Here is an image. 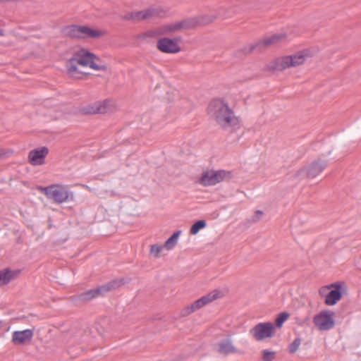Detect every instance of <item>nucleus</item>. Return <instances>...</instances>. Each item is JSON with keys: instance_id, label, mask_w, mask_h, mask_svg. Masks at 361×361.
<instances>
[{"instance_id": "obj_37", "label": "nucleus", "mask_w": 361, "mask_h": 361, "mask_svg": "<svg viewBox=\"0 0 361 361\" xmlns=\"http://www.w3.org/2000/svg\"><path fill=\"white\" fill-rule=\"evenodd\" d=\"M307 319H308V317H306V318L304 319V321H303V322H302V323H304V322H305L306 320H307Z\"/></svg>"}, {"instance_id": "obj_23", "label": "nucleus", "mask_w": 361, "mask_h": 361, "mask_svg": "<svg viewBox=\"0 0 361 361\" xmlns=\"http://www.w3.org/2000/svg\"><path fill=\"white\" fill-rule=\"evenodd\" d=\"M181 233L180 230L175 231L165 242L164 247L167 250L173 249L177 244L178 238Z\"/></svg>"}, {"instance_id": "obj_22", "label": "nucleus", "mask_w": 361, "mask_h": 361, "mask_svg": "<svg viewBox=\"0 0 361 361\" xmlns=\"http://www.w3.org/2000/svg\"><path fill=\"white\" fill-rule=\"evenodd\" d=\"M180 30H182V29H181L180 23L179 21V22H176L173 24H166V25H162L160 27L159 34L160 35H168V34L173 33V32H175Z\"/></svg>"}, {"instance_id": "obj_12", "label": "nucleus", "mask_w": 361, "mask_h": 361, "mask_svg": "<svg viewBox=\"0 0 361 361\" xmlns=\"http://www.w3.org/2000/svg\"><path fill=\"white\" fill-rule=\"evenodd\" d=\"M216 18V16L204 15L192 18H188L180 21V23L182 30H190L197 27L207 25L213 22Z\"/></svg>"}, {"instance_id": "obj_1", "label": "nucleus", "mask_w": 361, "mask_h": 361, "mask_svg": "<svg viewBox=\"0 0 361 361\" xmlns=\"http://www.w3.org/2000/svg\"><path fill=\"white\" fill-rule=\"evenodd\" d=\"M208 114L214 118L221 127L226 130L239 124V120L234 114L228 103L220 99L212 100L207 107Z\"/></svg>"}, {"instance_id": "obj_8", "label": "nucleus", "mask_w": 361, "mask_h": 361, "mask_svg": "<svg viewBox=\"0 0 361 361\" xmlns=\"http://www.w3.org/2000/svg\"><path fill=\"white\" fill-rule=\"evenodd\" d=\"M231 178V172L229 171H206L202 173L199 183L204 186H210L224 180H228Z\"/></svg>"}, {"instance_id": "obj_13", "label": "nucleus", "mask_w": 361, "mask_h": 361, "mask_svg": "<svg viewBox=\"0 0 361 361\" xmlns=\"http://www.w3.org/2000/svg\"><path fill=\"white\" fill-rule=\"evenodd\" d=\"M180 37L160 38L157 42V48L159 51L165 54H176L181 51L178 42L180 41Z\"/></svg>"}, {"instance_id": "obj_2", "label": "nucleus", "mask_w": 361, "mask_h": 361, "mask_svg": "<svg viewBox=\"0 0 361 361\" xmlns=\"http://www.w3.org/2000/svg\"><path fill=\"white\" fill-rule=\"evenodd\" d=\"M307 56L308 51L303 50L293 55L279 57L268 64L267 69L271 71H282L290 67H296L303 64Z\"/></svg>"}, {"instance_id": "obj_3", "label": "nucleus", "mask_w": 361, "mask_h": 361, "mask_svg": "<svg viewBox=\"0 0 361 361\" xmlns=\"http://www.w3.org/2000/svg\"><path fill=\"white\" fill-rule=\"evenodd\" d=\"M63 34L73 39H83L85 37L97 39L104 35V32L94 30L86 25H71L65 26L62 30Z\"/></svg>"}, {"instance_id": "obj_31", "label": "nucleus", "mask_w": 361, "mask_h": 361, "mask_svg": "<svg viewBox=\"0 0 361 361\" xmlns=\"http://www.w3.org/2000/svg\"><path fill=\"white\" fill-rule=\"evenodd\" d=\"M159 32H160V29L159 30H148V31L141 34L140 35V37L142 38V39H145L147 37H154L157 35H160Z\"/></svg>"}, {"instance_id": "obj_33", "label": "nucleus", "mask_w": 361, "mask_h": 361, "mask_svg": "<svg viewBox=\"0 0 361 361\" xmlns=\"http://www.w3.org/2000/svg\"><path fill=\"white\" fill-rule=\"evenodd\" d=\"M331 288L330 285L322 287L319 290V293L321 297H324L326 298V295H327V293L329 291V289Z\"/></svg>"}, {"instance_id": "obj_27", "label": "nucleus", "mask_w": 361, "mask_h": 361, "mask_svg": "<svg viewBox=\"0 0 361 361\" xmlns=\"http://www.w3.org/2000/svg\"><path fill=\"white\" fill-rule=\"evenodd\" d=\"M301 338L298 337L289 345L288 352L290 354L295 353L298 350L301 343Z\"/></svg>"}, {"instance_id": "obj_15", "label": "nucleus", "mask_w": 361, "mask_h": 361, "mask_svg": "<svg viewBox=\"0 0 361 361\" xmlns=\"http://www.w3.org/2000/svg\"><path fill=\"white\" fill-rule=\"evenodd\" d=\"M49 154L47 147H42L31 150L28 154L29 163L32 166H38L44 164L45 157Z\"/></svg>"}, {"instance_id": "obj_6", "label": "nucleus", "mask_w": 361, "mask_h": 361, "mask_svg": "<svg viewBox=\"0 0 361 361\" xmlns=\"http://www.w3.org/2000/svg\"><path fill=\"white\" fill-rule=\"evenodd\" d=\"M37 190L56 203L61 204L68 200L69 192L65 185L53 184L47 187L38 186Z\"/></svg>"}, {"instance_id": "obj_7", "label": "nucleus", "mask_w": 361, "mask_h": 361, "mask_svg": "<svg viewBox=\"0 0 361 361\" xmlns=\"http://www.w3.org/2000/svg\"><path fill=\"white\" fill-rule=\"evenodd\" d=\"M286 35L285 33L274 34L270 37L259 39L255 43L244 47L242 51L245 52V54H250L253 51L260 52L267 47L279 43L283 39L286 38Z\"/></svg>"}, {"instance_id": "obj_34", "label": "nucleus", "mask_w": 361, "mask_h": 361, "mask_svg": "<svg viewBox=\"0 0 361 361\" xmlns=\"http://www.w3.org/2000/svg\"><path fill=\"white\" fill-rule=\"evenodd\" d=\"M263 215V212L261 210H257L255 213V215L252 216V221L256 222L259 221Z\"/></svg>"}, {"instance_id": "obj_16", "label": "nucleus", "mask_w": 361, "mask_h": 361, "mask_svg": "<svg viewBox=\"0 0 361 361\" xmlns=\"http://www.w3.org/2000/svg\"><path fill=\"white\" fill-rule=\"evenodd\" d=\"M33 333L34 331L32 329L16 331L12 334V342L15 345H23L30 342L33 337Z\"/></svg>"}, {"instance_id": "obj_4", "label": "nucleus", "mask_w": 361, "mask_h": 361, "mask_svg": "<svg viewBox=\"0 0 361 361\" xmlns=\"http://www.w3.org/2000/svg\"><path fill=\"white\" fill-rule=\"evenodd\" d=\"M123 284L124 279H114L102 286L81 293L78 298L82 301H89L99 296H102L109 291L116 290Z\"/></svg>"}, {"instance_id": "obj_5", "label": "nucleus", "mask_w": 361, "mask_h": 361, "mask_svg": "<svg viewBox=\"0 0 361 361\" xmlns=\"http://www.w3.org/2000/svg\"><path fill=\"white\" fill-rule=\"evenodd\" d=\"M73 57L80 66H89L96 71H106L107 70V66L105 64L99 65L95 63V61H100V58L87 49L80 48L73 54Z\"/></svg>"}, {"instance_id": "obj_14", "label": "nucleus", "mask_w": 361, "mask_h": 361, "mask_svg": "<svg viewBox=\"0 0 361 361\" xmlns=\"http://www.w3.org/2000/svg\"><path fill=\"white\" fill-rule=\"evenodd\" d=\"M330 286L332 289L327 293L324 300V303L326 305L333 306L335 305L342 298L343 283L335 282L330 284Z\"/></svg>"}, {"instance_id": "obj_10", "label": "nucleus", "mask_w": 361, "mask_h": 361, "mask_svg": "<svg viewBox=\"0 0 361 361\" xmlns=\"http://www.w3.org/2000/svg\"><path fill=\"white\" fill-rule=\"evenodd\" d=\"M327 166V161L318 159L312 161L306 167L301 168L293 175L294 178H298L303 173H305V177L307 178H314L320 174Z\"/></svg>"}, {"instance_id": "obj_9", "label": "nucleus", "mask_w": 361, "mask_h": 361, "mask_svg": "<svg viewBox=\"0 0 361 361\" xmlns=\"http://www.w3.org/2000/svg\"><path fill=\"white\" fill-rule=\"evenodd\" d=\"M250 334L256 341H262L274 336L275 326L270 322H260L250 329Z\"/></svg>"}, {"instance_id": "obj_17", "label": "nucleus", "mask_w": 361, "mask_h": 361, "mask_svg": "<svg viewBox=\"0 0 361 361\" xmlns=\"http://www.w3.org/2000/svg\"><path fill=\"white\" fill-rule=\"evenodd\" d=\"M108 104L109 102L106 100L96 102L83 106L82 112L84 114H104L106 111Z\"/></svg>"}, {"instance_id": "obj_38", "label": "nucleus", "mask_w": 361, "mask_h": 361, "mask_svg": "<svg viewBox=\"0 0 361 361\" xmlns=\"http://www.w3.org/2000/svg\"><path fill=\"white\" fill-rule=\"evenodd\" d=\"M4 1V0H0V2H2V1Z\"/></svg>"}, {"instance_id": "obj_19", "label": "nucleus", "mask_w": 361, "mask_h": 361, "mask_svg": "<svg viewBox=\"0 0 361 361\" xmlns=\"http://www.w3.org/2000/svg\"><path fill=\"white\" fill-rule=\"evenodd\" d=\"M20 273V270H12L6 268L0 271V286L7 285L11 281L16 279Z\"/></svg>"}, {"instance_id": "obj_28", "label": "nucleus", "mask_w": 361, "mask_h": 361, "mask_svg": "<svg viewBox=\"0 0 361 361\" xmlns=\"http://www.w3.org/2000/svg\"><path fill=\"white\" fill-rule=\"evenodd\" d=\"M197 311L196 308L195 307V305L193 303H192L191 305L184 307L181 312H180V314L181 316L183 317H187L188 315H190V314H192V312Z\"/></svg>"}, {"instance_id": "obj_25", "label": "nucleus", "mask_w": 361, "mask_h": 361, "mask_svg": "<svg viewBox=\"0 0 361 361\" xmlns=\"http://www.w3.org/2000/svg\"><path fill=\"white\" fill-rule=\"evenodd\" d=\"M207 226V222L204 219L198 220L195 221L190 229V233L192 235H196L200 229H202Z\"/></svg>"}, {"instance_id": "obj_36", "label": "nucleus", "mask_w": 361, "mask_h": 361, "mask_svg": "<svg viewBox=\"0 0 361 361\" xmlns=\"http://www.w3.org/2000/svg\"><path fill=\"white\" fill-rule=\"evenodd\" d=\"M0 35H3V30H0Z\"/></svg>"}, {"instance_id": "obj_11", "label": "nucleus", "mask_w": 361, "mask_h": 361, "mask_svg": "<svg viewBox=\"0 0 361 361\" xmlns=\"http://www.w3.org/2000/svg\"><path fill=\"white\" fill-rule=\"evenodd\" d=\"M334 315L333 311L323 310L314 317L313 322L320 331L330 330L335 326Z\"/></svg>"}, {"instance_id": "obj_24", "label": "nucleus", "mask_w": 361, "mask_h": 361, "mask_svg": "<svg viewBox=\"0 0 361 361\" xmlns=\"http://www.w3.org/2000/svg\"><path fill=\"white\" fill-rule=\"evenodd\" d=\"M77 61L73 59V57H71L68 60H67L66 63V67L68 71V73L71 76H74L75 73L78 72V69L77 67Z\"/></svg>"}, {"instance_id": "obj_21", "label": "nucleus", "mask_w": 361, "mask_h": 361, "mask_svg": "<svg viewBox=\"0 0 361 361\" xmlns=\"http://www.w3.org/2000/svg\"><path fill=\"white\" fill-rule=\"evenodd\" d=\"M152 16H161L158 9L151 8L145 11H140L135 12L136 20L147 19Z\"/></svg>"}, {"instance_id": "obj_35", "label": "nucleus", "mask_w": 361, "mask_h": 361, "mask_svg": "<svg viewBox=\"0 0 361 361\" xmlns=\"http://www.w3.org/2000/svg\"><path fill=\"white\" fill-rule=\"evenodd\" d=\"M3 325H2V322L0 320V329H1Z\"/></svg>"}, {"instance_id": "obj_30", "label": "nucleus", "mask_w": 361, "mask_h": 361, "mask_svg": "<svg viewBox=\"0 0 361 361\" xmlns=\"http://www.w3.org/2000/svg\"><path fill=\"white\" fill-rule=\"evenodd\" d=\"M262 359L264 361H272L275 357V352L269 350H264L262 351Z\"/></svg>"}, {"instance_id": "obj_29", "label": "nucleus", "mask_w": 361, "mask_h": 361, "mask_svg": "<svg viewBox=\"0 0 361 361\" xmlns=\"http://www.w3.org/2000/svg\"><path fill=\"white\" fill-rule=\"evenodd\" d=\"M165 247L164 245H159L157 244H154L151 246L150 252L156 257H159V253Z\"/></svg>"}, {"instance_id": "obj_32", "label": "nucleus", "mask_w": 361, "mask_h": 361, "mask_svg": "<svg viewBox=\"0 0 361 361\" xmlns=\"http://www.w3.org/2000/svg\"><path fill=\"white\" fill-rule=\"evenodd\" d=\"M122 18L126 20L135 21L136 20L135 12L127 13L125 16L122 17Z\"/></svg>"}, {"instance_id": "obj_20", "label": "nucleus", "mask_w": 361, "mask_h": 361, "mask_svg": "<svg viewBox=\"0 0 361 361\" xmlns=\"http://www.w3.org/2000/svg\"><path fill=\"white\" fill-rule=\"evenodd\" d=\"M218 293L213 294L211 293L201 297L200 298L197 299L193 302L195 307L196 308L197 310H200V308L203 307L208 303L218 298Z\"/></svg>"}, {"instance_id": "obj_18", "label": "nucleus", "mask_w": 361, "mask_h": 361, "mask_svg": "<svg viewBox=\"0 0 361 361\" xmlns=\"http://www.w3.org/2000/svg\"><path fill=\"white\" fill-rule=\"evenodd\" d=\"M217 346V352L224 355L239 353L238 350L233 345L232 341L229 337L219 341Z\"/></svg>"}, {"instance_id": "obj_26", "label": "nucleus", "mask_w": 361, "mask_h": 361, "mask_svg": "<svg viewBox=\"0 0 361 361\" xmlns=\"http://www.w3.org/2000/svg\"><path fill=\"white\" fill-rule=\"evenodd\" d=\"M290 314L287 312L279 313L275 319V326L281 328L283 324L289 318Z\"/></svg>"}]
</instances>
